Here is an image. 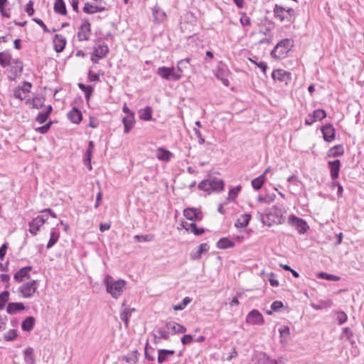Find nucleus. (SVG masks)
<instances>
[{
  "label": "nucleus",
  "instance_id": "7c9ffc66",
  "mask_svg": "<svg viewBox=\"0 0 364 364\" xmlns=\"http://www.w3.org/2000/svg\"><path fill=\"white\" fill-rule=\"evenodd\" d=\"M152 13L155 21L157 22H162L166 18V14L157 6L153 8Z\"/></svg>",
  "mask_w": 364,
  "mask_h": 364
},
{
  "label": "nucleus",
  "instance_id": "37998d69",
  "mask_svg": "<svg viewBox=\"0 0 364 364\" xmlns=\"http://www.w3.org/2000/svg\"><path fill=\"white\" fill-rule=\"evenodd\" d=\"M191 301V299L189 297H185L181 303L178 305H174L173 306V310L175 311H181L186 308V306Z\"/></svg>",
  "mask_w": 364,
  "mask_h": 364
},
{
  "label": "nucleus",
  "instance_id": "49530a36",
  "mask_svg": "<svg viewBox=\"0 0 364 364\" xmlns=\"http://www.w3.org/2000/svg\"><path fill=\"white\" fill-rule=\"evenodd\" d=\"M210 184L209 178L203 180L198 184V188L204 191H210L212 190Z\"/></svg>",
  "mask_w": 364,
  "mask_h": 364
},
{
  "label": "nucleus",
  "instance_id": "5fc2aeb1",
  "mask_svg": "<svg viewBox=\"0 0 364 364\" xmlns=\"http://www.w3.org/2000/svg\"><path fill=\"white\" fill-rule=\"evenodd\" d=\"M26 95H26V93L23 91V90L20 89V87L16 88V90H14V96L16 98H17V99L23 100H24L26 97Z\"/></svg>",
  "mask_w": 364,
  "mask_h": 364
},
{
  "label": "nucleus",
  "instance_id": "c756f323",
  "mask_svg": "<svg viewBox=\"0 0 364 364\" xmlns=\"http://www.w3.org/2000/svg\"><path fill=\"white\" fill-rule=\"evenodd\" d=\"M54 11L61 15L66 14L67 10L63 0H55L54 4Z\"/></svg>",
  "mask_w": 364,
  "mask_h": 364
},
{
  "label": "nucleus",
  "instance_id": "72a5a7b5",
  "mask_svg": "<svg viewBox=\"0 0 364 364\" xmlns=\"http://www.w3.org/2000/svg\"><path fill=\"white\" fill-rule=\"evenodd\" d=\"M264 181L265 176H264V174H262L259 177L255 178L252 181V186L255 189L259 190L262 188Z\"/></svg>",
  "mask_w": 364,
  "mask_h": 364
},
{
  "label": "nucleus",
  "instance_id": "bf43d9fd",
  "mask_svg": "<svg viewBox=\"0 0 364 364\" xmlns=\"http://www.w3.org/2000/svg\"><path fill=\"white\" fill-rule=\"evenodd\" d=\"M347 315L344 312L340 311L337 314V320L340 325L344 323L347 321Z\"/></svg>",
  "mask_w": 364,
  "mask_h": 364
},
{
  "label": "nucleus",
  "instance_id": "39448f33",
  "mask_svg": "<svg viewBox=\"0 0 364 364\" xmlns=\"http://www.w3.org/2000/svg\"><path fill=\"white\" fill-rule=\"evenodd\" d=\"M156 73L162 78L166 80H178L182 75L176 73L174 68L160 67L158 68Z\"/></svg>",
  "mask_w": 364,
  "mask_h": 364
},
{
  "label": "nucleus",
  "instance_id": "8fccbe9b",
  "mask_svg": "<svg viewBox=\"0 0 364 364\" xmlns=\"http://www.w3.org/2000/svg\"><path fill=\"white\" fill-rule=\"evenodd\" d=\"M83 11L86 14H93L97 13L96 6H93L89 3L85 4V6L82 9Z\"/></svg>",
  "mask_w": 364,
  "mask_h": 364
},
{
  "label": "nucleus",
  "instance_id": "338daca9",
  "mask_svg": "<svg viewBox=\"0 0 364 364\" xmlns=\"http://www.w3.org/2000/svg\"><path fill=\"white\" fill-rule=\"evenodd\" d=\"M192 340H193L192 336L191 335L186 334V335H184L181 338V343L183 345H186V344L190 343L192 341Z\"/></svg>",
  "mask_w": 364,
  "mask_h": 364
},
{
  "label": "nucleus",
  "instance_id": "de8ad7c7",
  "mask_svg": "<svg viewBox=\"0 0 364 364\" xmlns=\"http://www.w3.org/2000/svg\"><path fill=\"white\" fill-rule=\"evenodd\" d=\"M9 293L4 291L0 294V310L3 309L9 300Z\"/></svg>",
  "mask_w": 364,
  "mask_h": 364
},
{
  "label": "nucleus",
  "instance_id": "6e6d98bb",
  "mask_svg": "<svg viewBox=\"0 0 364 364\" xmlns=\"http://www.w3.org/2000/svg\"><path fill=\"white\" fill-rule=\"evenodd\" d=\"M313 114L316 120H321L326 116L325 111L323 109H316L313 112Z\"/></svg>",
  "mask_w": 364,
  "mask_h": 364
},
{
  "label": "nucleus",
  "instance_id": "423d86ee",
  "mask_svg": "<svg viewBox=\"0 0 364 364\" xmlns=\"http://www.w3.org/2000/svg\"><path fill=\"white\" fill-rule=\"evenodd\" d=\"M289 223L294 227L299 234H304L306 232L309 226L307 223L301 218L291 215L288 219Z\"/></svg>",
  "mask_w": 364,
  "mask_h": 364
},
{
  "label": "nucleus",
  "instance_id": "f03ea898",
  "mask_svg": "<svg viewBox=\"0 0 364 364\" xmlns=\"http://www.w3.org/2000/svg\"><path fill=\"white\" fill-rule=\"evenodd\" d=\"M104 284L106 286L107 291L113 298L117 299L123 293L126 282L123 279L114 281L111 276L107 275L104 280Z\"/></svg>",
  "mask_w": 364,
  "mask_h": 364
},
{
  "label": "nucleus",
  "instance_id": "a211bd4d",
  "mask_svg": "<svg viewBox=\"0 0 364 364\" xmlns=\"http://www.w3.org/2000/svg\"><path fill=\"white\" fill-rule=\"evenodd\" d=\"M328 167L331 171V177L335 180L338 177L341 162L339 160H335L333 161H328Z\"/></svg>",
  "mask_w": 364,
  "mask_h": 364
},
{
  "label": "nucleus",
  "instance_id": "e2e57ef3",
  "mask_svg": "<svg viewBox=\"0 0 364 364\" xmlns=\"http://www.w3.org/2000/svg\"><path fill=\"white\" fill-rule=\"evenodd\" d=\"M51 122H48V124L41 127H38L36 130L41 133V134H46L50 129V125H51Z\"/></svg>",
  "mask_w": 364,
  "mask_h": 364
},
{
  "label": "nucleus",
  "instance_id": "f3484780",
  "mask_svg": "<svg viewBox=\"0 0 364 364\" xmlns=\"http://www.w3.org/2000/svg\"><path fill=\"white\" fill-rule=\"evenodd\" d=\"M166 326L168 330H171L172 331L173 334L183 333L186 332V327L175 321H170L167 323Z\"/></svg>",
  "mask_w": 364,
  "mask_h": 364
},
{
  "label": "nucleus",
  "instance_id": "e433bc0d",
  "mask_svg": "<svg viewBox=\"0 0 364 364\" xmlns=\"http://www.w3.org/2000/svg\"><path fill=\"white\" fill-rule=\"evenodd\" d=\"M59 233L55 230L53 229L50 232V237L47 245V248L50 249L52 247L58 240Z\"/></svg>",
  "mask_w": 364,
  "mask_h": 364
},
{
  "label": "nucleus",
  "instance_id": "4d7b16f0",
  "mask_svg": "<svg viewBox=\"0 0 364 364\" xmlns=\"http://www.w3.org/2000/svg\"><path fill=\"white\" fill-rule=\"evenodd\" d=\"M156 333L158 334L159 338H163L164 340H168V338H169L168 332L167 331L164 330V329H162V328L157 329L156 330Z\"/></svg>",
  "mask_w": 364,
  "mask_h": 364
},
{
  "label": "nucleus",
  "instance_id": "6ab92c4d",
  "mask_svg": "<svg viewBox=\"0 0 364 364\" xmlns=\"http://www.w3.org/2000/svg\"><path fill=\"white\" fill-rule=\"evenodd\" d=\"M25 309V306L23 303L16 302V303H9L6 307V312L9 314H15L18 312L23 311Z\"/></svg>",
  "mask_w": 364,
  "mask_h": 364
},
{
  "label": "nucleus",
  "instance_id": "dca6fc26",
  "mask_svg": "<svg viewBox=\"0 0 364 364\" xmlns=\"http://www.w3.org/2000/svg\"><path fill=\"white\" fill-rule=\"evenodd\" d=\"M53 44L55 50L60 53L63 50L66 45V39L60 34H56L53 38Z\"/></svg>",
  "mask_w": 364,
  "mask_h": 364
},
{
  "label": "nucleus",
  "instance_id": "bb28decb",
  "mask_svg": "<svg viewBox=\"0 0 364 364\" xmlns=\"http://www.w3.org/2000/svg\"><path fill=\"white\" fill-rule=\"evenodd\" d=\"M210 185H211V190L220 191L224 188V182L223 180L217 178L215 177L209 178Z\"/></svg>",
  "mask_w": 364,
  "mask_h": 364
},
{
  "label": "nucleus",
  "instance_id": "13d9d810",
  "mask_svg": "<svg viewBox=\"0 0 364 364\" xmlns=\"http://www.w3.org/2000/svg\"><path fill=\"white\" fill-rule=\"evenodd\" d=\"M25 11L28 14V16H32L33 14V13H34L33 1L32 0H30L27 3V4L26 5Z\"/></svg>",
  "mask_w": 364,
  "mask_h": 364
},
{
  "label": "nucleus",
  "instance_id": "393cba45",
  "mask_svg": "<svg viewBox=\"0 0 364 364\" xmlns=\"http://www.w3.org/2000/svg\"><path fill=\"white\" fill-rule=\"evenodd\" d=\"M209 250V245L207 243H202L199 245L198 250L196 252L191 254L192 259H198L201 257L202 255L206 253Z\"/></svg>",
  "mask_w": 364,
  "mask_h": 364
},
{
  "label": "nucleus",
  "instance_id": "f704fd0d",
  "mask_svg": "<svg viewBox=\"0 0 364 364\" xmlns=\"http://www.w3.org/2000/svg\"><path fill=\"white\" fill-rule=\"evenodd\" d=\"M217 246L220 249H227L233 247L234 242L224 237L219 240Z\"/></svg>",
  "mask_w": 364,
  "mask_h": 364
},
{
  "label": "nucleus",
  "instance_id": "052dcab7",
  "mask_svg": "<svg viewBox=\"0 0 364 364\" xmlns=\"http://www.w3.org/2000/svg\"><path fill=\"white\" fill-rule=\"evenodd\" d=\"M283 307V303L280 301H275L271 305V309L274 311H278Z\"/></svg>",
  "mask_w": 364,
  "mask_h": 364
},
{
  "label": "nucleus",
  "instance_id": "864d4df0",
  "mask_svg": "<svg viewBox=\"0 0 364 364\" xmlns=\"http://www.w3.org/2000/svg\"><path fill=\"white\" fill-rule=\"evenodd\" d=\"M134 238L138 242H150L152 241L154 238V236L153 235H135Z\"/></svg>",
  "mask_w": 364,
  "mask_h": 364
},
{
  "label": "nucleus",
  "instance_id": "a19ab883",
  "mask_svg": "<svg viewBox=\"0 0 364 364\" xmlns=\"http://www.w3.org/2000/svg\"><path fill=\"white\" fill-rule=\"evenodd\" d=\"M191 62V58H186L185 59H183L180 60L177 64V70L180 73L179 74H181V73L188 68V65Z\"/></svg>",
  "mask_w": 364,
  "mask_h": 364
},
{
  "label": "nucleus",
  "instance_id": "a878e982",
  "mask_svg": "<svg viewBox=\"0 0 364 364\" xmlns=\"http://www.w3.org/2000/svg\"><path fill=\"white\" fill-rule=\"evenodd\" d=\"M172 156V153L164 148H159L156 150V158L160 161H168Z\"/></svg>",
  "mask_w": 364,
  "mask_h": 364
},
{
  "label": "nucleus",
  "instance_id": "58836bf2",
  "mask_svg": "<svg viewBox=\"0 0 364 364\" xmlns=\"http://www.w3.org/2000/svg\"><path fill=\"white\" fill-rule=\"evenodd\" d=\"M11 57L9 54L1 52L0 53V64L3 67H6L10 65Z\"/></svg>",
  "mask_w": 364,
  "mask_h": 364
},
{
  "label": "nucleus",
  "instance_id": "0e129e2a",
  "mask_svg": "<svg viewBox=\"0 0 364 364\" xmlns=\"http://www.w3.org/2000/svg\"><path fill=\"white\" fill-rule=\"evenodd\" d=\"M193 132H194L195 135L196 136V137L198 139V143L200 144H204L205 143V139L202 136L200 132L198 129H194Z\"/></svg>",
  "mask_w": 364,
  "mask_h": 364
},
{
  "label": "nucleus",
  "instance_id": "cd10ccee",
  "mask_svg": "<svg viewBox=\"0 0 364 364\" xmlns=\"http://www.w3.org/2000/svg\"><path fill=\"white\" fill-rule=\"evenodd\" d=\"M250 219L251 215L250 214H243L239 217L235 225L237 228H244L248 225Z\"/></svg>",
  "mask_w": 364,
  "mask_h": 364
},
{
  "label": "nucleus",
  "instance_id": "5701e85b",
  "mask_svg": "<svg viewBox=\"0 0 364 364\" xmlns=\"http://www.w3.org/2000/svg\"><path fill=\"white\" fill-rule=\"evenodd\" d=\"M68 119L75 124H79L82 120V113L77 108L74 107L68 113Z\"/></svg>",
  "mask_w": 364,
  "mask_h": 364
},
{
  "label": "nucleus",
  "instance_id": "2f4dec72",
  "mask_svg": "<svg viewBox=\"0 0 364 364\" xmlns=\"http://www.w3.org/2000/svg\"><path fill=\"white\" fill-rule=\"evenodd\" d=\"M24 360L27 364H34L33 349L28 347L24 350Z\"/></svg>",
  "mask_w": 364,
  "mask_h": 364
},
{
  "label": "nucleus",
  "instance_id": "f8f14e48",
  "mask_svg": "<svg viewBox=\"0 0 364 364\" xmlns=\"http://www.w3.org/2000/svg\"><path fill=\"white\" fill-rule=\"evenodd\" d=\"M184 217L189 220H201L202 213L194 208H188L183 210Z\"/></svg>",
  "mask_w": 364,
  "mask_h": 364
},
{
  "label": "nucleus",
  "instance_id": "603ef678",
  "mask_svg": "<svg viewBox=\"0 0 364 364\" xmlns=\"http://www.w3.org/2000/svg\"><path fill=\"white\" fill-rule=\"evenodd\" d=\"M78 87L80 90L85 92V97L88 99L92 92V88L90 86H86L84 84L79 83Z\"/></svg>",
  "mask_w": 364,
  "mask_h": 364
},
{
  "label": "nucleus",
  "instance_id": "473e14b6",
  "mask_svg": "<svg viewBox=\"0 0 364 364\" xmlns=\"http://www.w3.org/2000/svg\"><path fill=\"white\" fill-rule=\"evenodd\" d=\"M52 111V107L49 105L45 112H40L36 117V121L42 124L46 121Z\"/></svg>",
  "mask_w": 364,
  "mask_h": 364
},
{
  "label": "nucleus",
  "instance_id": "412c9836",
  "mask_svg": "<svg viewBox=\"0 0 364 364\" xmlns=\"http://www.w3.org/2000/svg\"><path fill=\"white\" fill-rule=\"evenodd\" d=\"M31 270L30 267H26L18 270L14 275V279L18 282H21L26 278H29V272Z\"/></svg>",
  "mask_w": 364,
  "mask_h": 364
},
{
  "label": "nucleus",
  "instance_id": "0eeeda50",
  "mask_svg": "<svg viewBox=\"0 0 364 364\" xmlns=\"http://www.w3.org/2000/svg\"><path fill=\"white\" fill-rule=\"evenodd\" d=\"M109 49L106 45L97 46L96 48H95L94 51L92 54L91 60L92 61V63H97L99 59L105 57Z\"/></svg>",
  "mask_w": 364,
  "mask_h": 364
},
{
  "label": "nucleus",
  "instance_id": "f257e3e1",
  "mask_svg": "<svg viewBox=\"0 0 364 364\" xmlns=\"http://www.w3.org/2000/svg\"><path fill=\"white\" fill-rule=\"evenodd\" d=\"M273 13L276 20L286 25H289L295 20V11L290 7L276 4Z\"/></svg>",
  "mask_w": 364,
  "mask_h": 364
},
{
  "label": "nucleus",
  "instance_id": "20e7f679",
  "mask_svg": "<svg viewBox=\"0 0 364 364\" xmlns=\"http://www.w3.org/2000/svg\"><path fill=\"white\" fill-rule=\"evenodd\" d=\"M37 284L35 280L23 284L18 287V293L23 298H31L37 290Z\"/></svg>",
  "mask_w": 364,
  "mask_h": 364
},
{
  "label": "nucleus",
  "instance_id": "4468645a",
  "mask_svg": "<svg viewBox=\"0 0 364 364\" xmlns=\"http://www.w3.org/2000/svg\"><path fill=\"white\" fill-rule=\"evenodd\" d=\"M321 131L325 141L330 142L335 139V129L333 125L326 124L322 127Z\"/></svg>",
  "mask_w": 364,
  "mask_h": 364
},
{
  "label": "nucleus",
  "instance_id": "4c0bfd02",
  "mask_svg": "<svg viewBox=\"0 0 364 364\" xmlns=\"http://www.w3.org/2000/svg\"><path fill=\"white\" fill-rule=\"evenodd\" d=\"M343 149L341 145H337L334 147L331 148L329 150L328 155L330 156L337 157L339 156L343 155Z\"/></svg>",
  "mask_w": 364,
  "mask_h": 364
},
{
  "label": "nucleus",
  "instance_id": "79ce46f5",
  "mask_svg": "<svg viewBox=\"0 0 364 364\" xmlns=\"http://www.w3.org/2000/svg\"><path fill=\"white\" fill-rule=\"evenodd\" d=\"M139 355L137 350H134L129 355L125 356L124 359L129 363L135 364L138 361Z\"/></svg>",
  "mask_w": 364,
  "mask_h": 364
},
{
  "label": "nucleus",
  "instance_id": "c03bdc74",
  "mask_svg": "<svg viewBox=\"0 0 364 364\" xmlns=\"http://www.w3.org/2000/svg\"><path fill=\"white\" fill-rule=\"evenodd\" d=\"M189 227L191 230L189 232H193L195 235H200L204 232V229L203 228H198L195 223H191L189 224Z\"/></svg>",
  "mask_w": 364,
  "mask_h": 364
},
{
  "label": "nucleus",
  "instance_id": "1a4fd4ad",
  "mask_svg": "<svg viewBox=\"0 0 364 364\" xmlns=\"http://www.w3.org/2000/svg\"><path fill=\"white\" fill-rule=\"evenodd\" d=\"M246 321L252 325H261L264 323V318L257 310H252L247 314Z\"/></svg>",
  "mask_w": 364,
  "mask_h": 364
},
{
  "label": "nucleus",
  "instance_id": "aec40b11",
  "mask_svg": "<svg viewBox=\"0 0 364 364\" xmlns=\"http://www.w3.org/2000/svg\"><path fill=\"white\" fill-rule=\"evenodd\" d=\"M175 351L173 350L159 349L158 350V363L160 364L163 363L164 362L166 361L170 356L173 355Z\"/></svg>",
  "mask_w": 364,
  "mask_h": 364
},
{
  "label": "nucleus",
  "instance_id": "a18cd8bd",
  "mask_svg": "<svg viewBox=\"0 0 364 364\" xmlns=\"http://www.w3.org/2000/svg\"><path fill=\"white\" fill-rule=\"evenodd\" d=\"M9 4L8 0H0V11L4 16L9 17L10 12L6 9L7 4Z\"/></svg>",
  "mask_w": 364,
  "mask_h": 364
},
{
  "label": "nucleus",
  "instance_id": "09e8293b",
  "mask_svg": "<svg viewBox=\"0 0 364 364\" xmlns=\"http://www.w3.org/2000/svg\"><path fill=\"white\" fill-rule=\"evenodd\" d=\"M16 337L17 333L14 329L9 330L4 336V339L7 341H14Z\"/></svg>",
  "mask_w": 364,
  "mask_h": 364
},
{
  "label": "nucleus",
  "instance_id": "2eb2a0df",
  "mask_svg": "<svg viewBox=\"0 0 364 364\" xmlns=\"http://www.w3.org/2000/svg\"><path fill=\"white\" fill-rule=\"evenodd\" d=\"M135 309L134 308H130L126 306L125 301H124L122 304V309L120 312V318L124 322L125 325L127 326L129 324V317L133 311Z\"/></svg>",
  "mask_w": 364,
  "mask_h": 364
},
{
  "label": "nucleus",
  "instance_id": "9b49d317",
  "mask_svg": "<svg viewBox=\"0 0 364 364\" xmlns=\"http://www.w3.org/2000/svg\"><path fill=\"white\" fill-rule=\"evenodd\" d=\"M90 23L88 21H85L79 28V31L77 33L78 40L80 41H88L90 39Z\"/></svg>",
  "mask_w": 364,
  "mask_h": 364
},
{
  "label": "nucleus",
  "instance_id": "c85d7f7f",
  "mask_svg": "<svg viewBox=\"0 0 364 364\" xmlns=\"http://www.w3.org/2000/svg\"><path fill=\"white\" fill-rule=\"evenodd\" d=\"M139 117L145 121H149L152 119V109L150 107H146L139 112Z\"/></svg>",
  "mask_w": 364,
  "mask_h": 364
},
{
  "label": "nucleus",
  "instance_id": "ddd939ff",
  "mask_svg": "<svg viewBox=\"0 0 364 364\" xmlns=\"http://www.w3.org/2000/svg\"><path fill=\"white\" fill-rule=\"evenodd\" d=\"M46 220L43 216L38 215L29 223V232L32 235H36L40 228L45 223Z\"/></svg>",
  "mask_w": 364,
  "mask_h": 364
},
{
  "label": "nucleus",
  "instance_id": "69168bd1",
  "mask_svg": "<svg viewBox=\"0 0 364 364\" xmlns=\"http://www.w3.org/2000/svg\"><path fill=\"white\" fill-rule=\"evenodd\" d=\"M43 104V100L41 98H35L33 100V107L37 109L42 107Z\"/></svg>",
  "mask_w": 364,
  "mask_h": 364
},
{
  "label": "nucleus",
  "instance_id": "9d476101",
  "mask_svg": "<svg viewBox=\"0 0 364 364\" xmlns=\"http://www.w3.org/2000/svg\"><path fill=\"white\" fill-rule=\"evenodd\" d=\"M274 80L287 84L291 80V73L282 69L275 70L272 73Z\"/></svg>",
  "mask_w": 364,
  "mask_h": 364
},
{
  "label": "nucleus",
  "instance_id": "ea45409f",
  "mask_svg": "<svg viewBox=\"0 0 364 364\" xmlns=\"http://www.w3.org/2000/svg\"><path fill=\"white\" fill-rule=\"evenodd\" d=\"M317 277L321 279H326L328 281H334V282L339 281L341 279L340 277H338V276H336L334 274H327L325 272L318 273L317 274Z\"/></svg>",
  "mask_w": 364,
  "mask_h": 364
},
{
  "label": "nucleus",
  "instance_id": "c9c22d12",
  "mask_svg": "<svg viewBox=\"0 0 364 364\" xmlns=\"http://www.w3.org/2000/svg\"><path fill=\"white\" fill-rule=\"evenodd\" d=\"M215 75L218 79L221 80L224 85L227 87L229 85V80L225 77L224 69L218 68L215 72Z\"/></svg>",
  "mask_w": 364,
  "mask_h": 364
},
{
  "label": "nucleus",
  "instance_id": "3c124183",
  "mask_svg": "<svg viewBox=\"0 0 364 364\" xmlns=\"http://www.w3.org/2000/svg\"><path fill=\"white\" fill-rule=\"evenodd\" d=\"M240 190H241L240 186H238L235 188L230 189L228 193V199L234 200L237 197V196Z\"/></svg>",
  "mask_w": 364,
  "mask_h": 364
},
{
  "label": "nucleus",
  "instance_id": "6e6552de",
  "mask_svg": "<svg viewBox=\"0 0 364 364\" xmlns=\"http://www.w3.org/2000/svg\"><path fill=\"white\" fill-rule=\"evenodd\" d=\"M255 364H277V360L271 358L264 352H257L254 355Z\"/></svg>",
  "mask_w": 364,
  "mask_h": 364
},
{
  "label": "nucleus",
  "instance_id": "7ed1b4c3",
  "mask_svg": "<svg viewBox=\"0 0 364 364\" xmlns=\"http://www.w3.org/2000/svg\"><path fill=\"white\" fill-rule=\"evenodd\" d=\"M292 47L291 41L284 39L279 41L271 52V55L276 58H283Z\"/></svg>",
  "mask_w": 364,
  "mask_h": 364
},
{
  "label": "nucleus",
  "instance_id": "4be33fe9",
  "mask_svg": "<svg viewBox=\"0 0 364 364\" xmlns=\"http://www.w3.org/2000/svg\"><path fill=\"white\" fill-rule=\"evenodd\" d=\"M36 318L33 316H28L21 323V329L23 331L29 332L35 326Z\"/></svg>",
  "mask_w": 364,
  "mask_h": 364
},
{
  "label": "nucleus",
  "instance_id": "774afa93",
  "mask_svg": "<svg viewBox=\"0 0 364 364\" xmlns=\"http://www.w3.org/2000/svg\"><path fill=\"white\" fill-rule=\"evenodd\" d=\"M240 23L243 26H249L250 25V18L247 16L244 15L240 18Z\"/></svg>",
  "mask_w": 364,
  "mask_h": 364
},
{
  "label": "nucleus",
  "instance_id": "b1692460",
  "mask_svg": "<svg viewBox=\"0 0 364 364\" xmlns=\"http://www.w3.org/2000/svg\"><path fill=\"white\" fill-rule=\"evenodd\" d=\"M134 114H127L122 119V122L124 126V132L125 134H127L128 132H129V131L131 130V129L132 128V127L134 125Z\"/></svg>",
  "mask_w": 364,
  "mask_h": 364
},
{
  "label": "nucleus",
  "instance_id": "680f3d73",
  "mask_svg": "<svg viewBox=\"0 0 364 364\" xmlns=\"http://www.w3.org/2000/svg\"><path fill=\"white\" fill-rule=\"evenodd\" d=\"M33 21L43 29L44 32L50 33V31L46 25L43 23V21L41 19L33 18Z\"/></svg>",
  "mask_w": 364,
  "mask_h": 364
}]
</instances>
